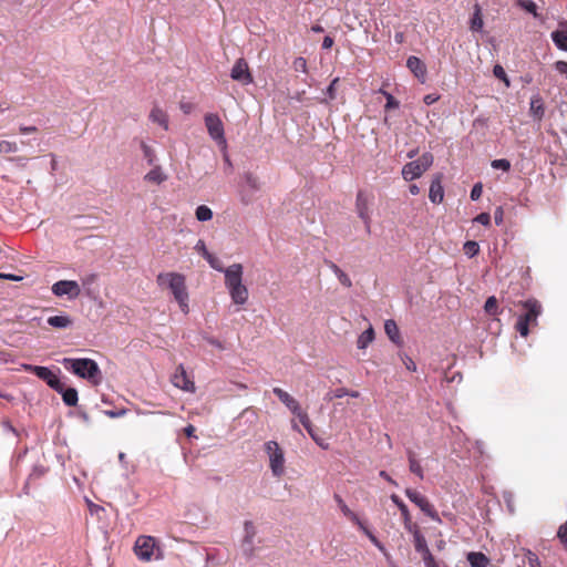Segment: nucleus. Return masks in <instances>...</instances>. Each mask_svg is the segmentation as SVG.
Wrapping results in <instances>:
<instances>
[{"instance_id": "nucleus-14", "label": "nucleus", "mask_w": 567, "mask_h": 567, "mask_svg": "<svg viewBox=\"0 0 567 567\" xmlns=\"http://www.w3.org/2000/svg\"><path fill=\"white\" fill-rule=\"evenodd\" d=\"M230 76L233 80L239 81L244 84H249L252 82V76L249 72L248 63L243 58L238 59L235 62V64L231 69Z\"/></svg>"}, {"instance_id": "nucleus-58", "label": "nucleus", "mask_w": 567, "mask_h": 567, "mask_svg": "<svg viewBox=\"0 0 567 567\" xmlns=\"http://www.w3.org/2000/svg\"><path fill=\"white\" fill-rule=\"evenodd\" d=\"M503 218H504V210H503V207H497L495 213H494V219H495V223L497 225H501L503 223Z\"/></svg>"}, {"instance_id": "nucleus-12", "label": "nucleus", "mask_w": 567, "mask_h": 567, "mask_svg": "<svg viewBox=\"0 0 567 567\" xmlns=\"http://www.w3.org/2000/svg\"><path fill=\"white\" fill-rule=\"evenodd\" d=\"M51 290L56 297L68 296L70 299H75L81 293V288L74 280H59L52 285Z\"/></svg>"}, {"instance_id": "nucleus-44", "label": "nucleus", "mask_w": 567, "mask_h": 567, "mask_svg": "<svg viewBox=\"0 0 567 567\" xmlns=\"http://www.w3.org/2000/svg\"><path fill=\"white\" fill-rule=\"evenodd\" d=\"M557 537L564 548L567 550V520L559 526Z\"/></svg>"}, {"instance_id": "nucleus-40", "label": "nucleus", "mask_w": 567, "mask_h": 567, "mask_svg": "<svg viewBox=\"0 0 567 567\" xmlns=\"http://www.w3.org/2000/svg\"><path fill=\"white\" fill-rule=\"evenodd\" d=\"M484 309L488 315H493V316L497 315L498 313V302H497L496 297H494V296L488 297L485 302Z\"/></svg>"}, {"instance_id": "nucleus-43", "label": "nucleus", "mask_w": 567, "mask_h": 567, "mask_svg": "<svg viewBox=\"0 0 567 567\" xmlns=\"http://www.w3.org/2000/svg\"><path fill=\"white\" fill-rule=\"evenodd\" d=\"M491 165L493 168L502 169L504 172H508L511 169V162L506 158L494 159Z\"/></svg>"}, {"instance_id": "nucleus-23", "label": "nucleus", "mask_w": 567, "mask_h": 567, "mask_svg": "<svg viewBox=\"0 0 567 567\" xmlns=\"http://www.w3.org/2000/svg\"><path fill=\"white\" fill-rule=\"evenodd\" d=\"M228 291L234 303L244 305L247 302L249 293L245 285L240 284L239 286L233 287Z\"/></svg>"}, {"instance_id": "nucleus-7", "label": "nucleus", "mask_w": 567, "mask_h": 567, "mask_svg": "<svg viewBox=\"0 0 567 567\" xmlns=\"http://www.w3.org/2000/svg\"><path fill=\"white\" fill-rule=\"evenodd\" d=\"M406 497L414 503L420 509L429 516L431 519L441 523V517L434 506L429 502V499L420 494L417 491L412 488L405 489Z\"/></svg>"}, {"instance_id": "nucleus-62", "label": "nucleus", "mask_w": 567, "mask_h": 567, "mask_svg": "<svg viewBox=\"0 0 567 567\" xmlns=\"http://www.w3.org/2000/svg\"><path fill=\"white\" fill-rule=\"evenodd\" d=\"M196 429L194 425L189 424L184 429V433L187 437H195Z\"/></svg>"}, {"instance_id": "nucleus-18", "label": "nucleus", "mask_w": 567, "mask_h": 567, "mask_svg": "<svg viewBox=\"0 0 567 567\" xmlns=\"http://www.w3.org/2000/svg\"><path fill=\"white\" fill-rule=\"evenodd\" d=\"M551 40L559 50L567 52V21L558 22V29L551 32Z\"/></svg>"}, {"instance_id": "nucleus-26", "label": "nucleus", "mask_w": 567, "mask_h": 567, "mask_svg": "<svg viewBox=\"0 0 567 567\" xmlns=\"http://www.w3.org/2000/svg\"><path fill=\"white\" fill-rule=\"evenodd\" d=\"M406 66L416 78H424L426 74V68L417 56H410Z\"/></svg>"}, {"instance_id": "nucleus-38", "label": "nucleus", "mask_w": 567, "mask_h": 567, "mask_svg": "<svg viewBox=\"0 0 567 567\" xmlns=\"http://www.w3.org/2000/svg\"><path fill=\"white\" fill-rule=\"evenodd\" d=\"M463 250H464L466 256L472 258V257L476 256L480 252V246L474 240H467L464 244V246H463Z\"/></svg>"}, {"instance_id": "nucleus-30", "label": "nucleus", "mask_w": 567, "mask_h": 567, "mask_svg": "<svg viewBox=\"0 0 567 567\" xmlns=\"http://www.w3.org/2000/svg\"><path fill=\"white\" fill-rule=\"evenodd\" d=\"M62 395L63 402L68 406H75L78 403V391L74 388H65L64 383H62L61 391H56Z\"/></svg>"}, {"instance_id": "nucleus-29", "label": "nucleus", "mask_w": 567, "mask_h": 567, "mask_svg": "<svg viewBox=\"0 0 567 567\" xmlns=\"http://www.w3.org/2000/svg\"><path fill=\"white\" fill-rule=\"evenodd\" d=\"M152 122L163 126L164 130H168V116L165 111L158 106H154L150 113Z\"/></svg>"}, {"instance_id": "nucleus-60", "label": "nucleus", "mask_w": 567, "mask_h": 567, "mask_svg": "<svg viewBox=\"0 0 567 567\" xmlns=\"http://www.w3.org/2000/svg\"><path fill=\"white\" fill-rule=\"evenodd\" d=\"M349 393V390L347 388H339L333 391V396L336 399H340L346 396Z\"/></svg>"}, {"instance_id": "nucleus-6", "label": "nucleus", "mask_w": 567, "mask_h": 567, "mask_svg": "<svg viewBox=\"0 0 567 567\" xmlns=\"http://www.w3.org/2000/svg\"><path fill=\"white\" fill-rule=\"evenodd\" d=\"M205 126L209 136L220 146L226 147L224 124L216 113H207L204 116Z\"/></svg>"}, {"instance_id": "nucleus-47", "label": "nucleus", "mask_w": 567, "mask_h": 567, "mask_svg": "<svg viewBox=\"0 0 567 567\" xmlns=\"http://www.w3.org/2000/svg\"><path fill=\"white\" fill-rule=\"evenodd\" d=\"M525 556L529 567H542L540 560L535 553L528 549L526 550Z\"/></svg>"}, {"instance_id": "nucleus-15", "label": "nucleus", "mask_w": 567, "mask_h": 567, "mask_svg": "<svg viewBox=\"0 0 567 567\" xmlns=\"http://www.w3.org/2000/svg\"><path fill=\"white\" fill-rule=\"evenodd\" d=\"M223 271L225 272V285L228 290L243 284V266L240 264H233Z\"/></svg>"}, {"instance_id": "nucleus-63", "label": "nucleus", "mask_w": 567, "mask_h": 567, "mask_svg": "<svg viewBox=\"0 0 567 567\" xmlns=\"http://www.w3.org/2000/svg\"><path fill=\"white\" fill-rule=\"evenodd\" d=\"M179 107L185 114H188L193 110V104L189 102H182Z\"/></svg>"}, {"instance_id": "nucleus-61", "label": "nucleus", "mask_w": 567, "mask_h": 567, "mask_svg": "<svg viewBox=\"0 0 567 567\" xmlns=\"http://www.w3.org/2000/svg\"><path fill=\"white\" fill-rule=\"evenodd\" d=\"M19 132L21 134H31L38 132V128L35 126H20Z\"/></svg>"}, {"instance_id": "nucleus-46", "label": "nucleus", "mask_w": 567, "mask_h": 567, "mask_svg": "<svg viewBox=\"0 0 567 567\" xmlns=\"http://www.w3.org/2000/svg\"><path fill=\"white\" fill-rule=\"evenodd\" d=\"M141 148L143 151L144 157L147 159L148 164H153L155 159L154 151L151 146H148L145 142L141 143Z\"/></svg>"}, {"instance_id": "nucleus-20", "label": "nucleus", "mask_w": 567, "mask_h": 567, "mask_svg": "<svg viewBox=\"0 0 567 567\" xmlns=\"http://www.w3.org/2000/svg\"><path fill=\"white\" fill-rule=\"evenodd\" d=\"M300 423L303 425V427L306 429V431L308 432V434L311 436V439L322 449L327 450L328 449V444H324L323 440L320 439L308 416V414L306 412L301 413L299 416H298Z\"/></svg>"}, {"instance_id": "nucleus-59", "label": "nucleus", "mask_w": 567, "mask_h": 567, "mask_svg": "<svg viewBox=\"0 0 567 567\" xmlns=\"http://www.w3.org/2000/svg\"><path fill=\"white\" fill-rule=\"evenodd\" d=\"M555 69L561 73V74H567V62L566 61H557L555 63Z\"/></svg>"}, {"instance_id": "nucleus-53", "label": "nucleus", "mask_w": 567, "mask_h": 567, "mask_svg": "<svg viewBox=\"0 0 567 567\" xmlns=\"http://www.w3.org/2000/svg\"><path fill=\"white\" fill-rule=\"evenodd\" d=\"M482 193H483V186L481 183H477L473 186L472 190H471V199L472 200H477L480 199V197L482 196Z\"/></svg>"}, {"instance_id": "nucleus-28", "label": "nucleus", "mask_w": 567, "mask_h": 567, "mask_svg": "<svg viewBox=\"0 0 567 567\" xmlns=\"http://www.w3.org/2000/svg\"><path fill=\"white\" fill-rule=\"evenodd\" d=\"M467 561L472 567H488V557L481 551H470L466 556Z\"/></svg>"}, {"instance_id": "nucleus-49", "label": "nucleus", "mask_w": 567, "mask_h": 567, "mask_svg": "<svg viewBox=\"0 0 567 567\" xmlns=\"http://www.w3.org/2000/svg\"><path fill=\"white\" fill-rule=\"evenodd\" d=\"M205 259L208 261L210 267L214 268L215 270H218V271L224 270L221 261L217 257H215L213 254H209Z\"/></svg>"}, {"instance_id": "nucleus-48", "label": "nucleus", "mask_w": 567, "mask_h": 567, "mask_svg": "<svg viewBox=\"0 0 567 567\" xmlns=\"http://www.w3.org/2000/svg\"><path fill=\"white\" fill-rule=\"evenodd\" d=\"M250 193L251 190L247 189L246 187H241L239 189L240 202L244 205H249L252 202V195Z\"/></svg>"}, {"instance_id": "nucleus-4", "label": "nucleus", "mask_w": 567, "mask_h": 567, "mask_svg": "<svg viewBox=\"0 0 567 567\" xmlns=\"http://www.w3.org/2000/svg\"><path fill=\"white\" fill-rule=\"evenodd\" d=\"M434 157L432 153H423L419 159L406 163L402 167V177L406 182L420 178L432 165Z\"/></svg>"}, {"instance_id": "nucleus-41", "label": "nucleus", "mask_w": 567, "mask_h": 567, "mask_svg": "<svg viewBox=\"0 0 567 567\" xmlns=\"http://www.w3.org/2000/svg\"><path fill=\"white\" fill-rule=\"evenodd\" d=\"M379 92L381 94H383L385 96V99H386V103H385V106H384V109L386 111L391 110V109H398L400 106L399 101L392 94H390L389 92L384 91L383 89H380Z\"/></svg>"}, {"instance_id": "nucleus-10", "label": "nucleus", "mask_w": 567, "mask_h": 567, "mask_svg": "<svg viewBox=\"0 0 567 567\" xmlns=\"http://www.w3.org/2000/svg\"><path fill=\"white\" fill-rule=\"evenodd\" d=\"M370 203L371 196L363 190H359L355 198V209L365 225L367 233H370L371 229Z\"/></svg>"}, {"instance_id": "nucleus-35", "label": "nucleus", "mask_w": 567, "mask_h": 567, "mask_svg": "<svg viewBox=\"0 0 567 567\" xmlns=\"http://www.w3.org/2000/svg\"><path fill=\"white\" fill-rule=\"evenodd\" d=\"M484 22L482 17V10L478 4L474 6V13L471 19V30L481 31L483 29Z\"/></svg>"}, {"instance_id": "nucleus-34", "label": "nucleus", "mask_w": 567, "mask_h": 567, "mask_svg": "<svg viewBox=\"0 0 567 567\" xmlns=\"http://www.w3.org/2000/svg\"><path fill=\"white\" fill-rule=\"evenodd\" d=\"M145 181L147 182H151V183H154V184H161L163 183L164 181H166V175L163 174L162 169L159 166H155L153 169H151L146 175H145Z\"/></svg>"}, {"instance_id": "nucleus-51", "label": "nucleus", "mask_w": 567, "mask_h": 567, "mask_svg": "<svg viewBox=\"0 0 567 567\" xmlns=\"http://www.w3.org/2000/svg\"><path fill=\"white\" fill-rule=\"evenodd\" d=\"M336 276L342 286L347 288L352 287V281L350 277L343 270H340Z\"/></svg>"}, {"instance_id": "nucleus-8", "label": "nucleus", "mask_w": 567, "mask_h": 567, "mask_svg": "<svg viewBox=\"0 0 567 567\" xmlns=\"http://www.w3.org/2000/svg\"><path fill=\"white\" fill-rule=\"evenodd\" d=\"M256 536L257 529L251 520H246L244 523V537L241 539V551L243 555L250 559L254 557L256 551Z\"/></svg>"}, {"instance_id": "nucleus-25", "label": "nucleus", "mask_w": 567, "mask_h": 567, "mask_svg": "<svg viewBox=\"0 0 567 567\" xmlns=\"http://www.w3.org/2000/svg\"><path fill=\"white\" fill-rule=\"evenodd\" d=\"M409 533L413 535L414 547L417 553L422 556L425 555V553H431L425 537L420 533L419 526H416L415 529L413 528L412 530H409Z\"/></svg>"}, {"instance_id": "nucleus-54", "label": "nucleus", "mask_w": 567, "mask_h": 567, "mask_svg": "<svg viewBox=\"0 0 567 567\" xmlns=\"http://www.w3.org/2000/svg\"><path fill=\"white\" fill-rule=\"evenodd\" d=\"M474 221L488 226L491 224V216L488 213H481L474 218Z\"/></svg>"}, {"instance_id": "nucleus-32", "label": "nucleus", "mask_w": 567, "mask_h": 567, "mask_svg": "<svg viewBox=\"0 0 567 567\" xmlns=\"http://www.w3.org/2000/svg\"><path fill=\"white\" fill-rule=\"evenodd\" d=\"M374 340V330L370 326L367 330H364L357 340V346L359 349H365L372 341Z\"/></svg>"}, {"instance_id": "nucleus-19", "label": "nucleus", "mask_w": 567, "mask_h": 567, "mask_svg": "<svg viewBox=\"0 0 567 567\" xmlns=\"http://www.w3.org/2000/svg\"><path fill=\"white\" fill-rule=\"evenodd\" d=\"M391 501L398 506V508L401 512V516L403 519L404 528L409 532L417 526L415 523L412 522L411 514L409 512L408 506L403 503V501L396 495H391Z\"/></svg>"}, {"instance_id": "nucleus-16", "label": "nucleus", "mask_w": 567, "mask_h": 567, "mask_svg": "<svg viewBox=\"0 0 567 567\" xmlns=\"http://www.w3.org/2000/svg\"><path fill=\"white\" fill-rule=\"evenodd\" d=\"M272 392L297 417L305 412L299 402L281 388H274Z\"/></svg>"}, {"instance_id": "nucleus-56", "label": "nucleus", "mask_w": 567, "mask_h": 567, "mask_svg": "<svg viewBox=\"0 0 567 567\" xmlns=\"http://www.w3.org/2000/svg\"><path fill=\"white\" fill-rule=\"evenodd\" d=\"M195 249L206 258L210 252L207 250L205 241L199 239L195 246Z\"/></svg>"}, {"instance_id": "nucleus-22", "label": "nucleus", "mask_w": 567, "mask_h": 567, "mask_svg": "<svg viewBox=\"0 0 567 567\" xmlns=\"http://www.w3.org/2000/svg\"><path fill=\"white\" fill-rule=\"evenodd\" d=\"M384 331L386 333V336L389 337V339L395 343L396 346H401L403 340H402V337L400 334V330H399V327L396 324V322L392 319H389L385 321L384 323Z\"/></svg>"}, {"instance_id": "nucleus-64", "label": "nucleus", "mask_w": 567, "mask_h": 567, "mask_svg": "<svg viewBox=\"0 0 567 567\" xmlns=\"http://www.w3.org/2000/svg\"><path fill=\"white\" fill-rule=\"evenodd\" d=\"M333 43H334L333 39L331 37L327 35V37H324V39L322 41V48L326 50L330 49V48H332Z\"/></svg>"}, {"instance_id": "nucleus-21", "label": "nucleus", "mask_w": 567, "mask_h": 567, "mask_svg": "<svg viewBox=\"0 0 567 567\" xmlns=\"http://www.w3.org/2000/svg\"><path fill=\"white\" fill-rule=\"evenodd\" d=\"M406 457H408V461H409V470H410V472L415 474L420 480H423L424 478V471H423V467L421 465L420 460L416 456V453L413 450L408 449L406 450Z\"/></svg>"}, {"instance_id": "nucleus-45", "label": "nucleus", "mask_w": 567, "mask_h": 567, "mask_svg": "<svg viewBox=\"0 0 567 567\" xmlns=\"http://www.w3.org/2000/svg\"><path fill=\"white\" fill-rule=\"evenodd\" d=\"M47 473V468L43 466H34L28 477V483L31 481L40 480Z\"/></svg>"}, {"instance_id": "nucleus-55", "label": "nucleus", "mask_w": 567, "mask_h": 567, "mask_svg": "<svg viewBox=\"0 0 567 567\" xmlns=\"http://www.w3.org/2000/svg\"><path fill=\"white\" fill-rule=\"evenodd\" d=\"M338 82H339V78L333 79L327 89V94L330 100L336 99V87H337Z\"/></svg>"}, {"instance_id": "nucleus-17", "label": "nucleus", "mask_w": 567, "mask_h": 567, "mask_svg": "<svg viewBox=\"0 0 567 567\" xmlns=\"http://www.w3.org/2000/svg\"><path fill=\"white\" fill-rule=\"evenodd\" d=\"M443 174L437 173L433 176V179L429 189V198L433 204H441L444 199V188L442 185Z\"/></svg>"}, {"instance_id": "nucleus-33", "label": "nucleus", "mask_w": 567, "mask_h": 567, "mask_svg": "<svg viewBox=\"0 0 567 567\" xmlns=\"http://www.w3.org/2000/svg\"><path fill=\"white\" fill-rule=\"evenodd\" d=\"M516 3L519 8L544 22V18L537 12V6L533 0H517Z\"/></svg>"}, {"instance_id": "nucleus-9", "label": "nucleus", "mask_w": 567, "mask_h": 567, "mask_svg": "<svg viewBox=\"0 0 567 567\" xmlns=\"http://www.w3.org/2000/svg\"><path fill=\"white\" fill-rule=\"evenodd\" d=\"M155 548L156 540L154 537L138 536L134 545V553L138 559L150 561L153 557Z\"/></svg>"}, {"instance_id": "nucleus-5", "label": "nucleus", "mask_w": 567, "mask_h": 567, "mask_svg": "<svg viewBox=\"0 0 567 567\" xmlns=\"http://www.w3.org/2000/svg\"><path fill=\"white\" fill-rule=\"evenodd\" d=\"M265 451L269 456V466L272 475L276 477H281L285 473L284 451L276 441L266 442Z\"/></svg>"}, {"instance_id": "nucleus-31", "label": "nucleus", "mask_w": 567, "mask_h": 567, "mask_svg": "<svg viewBox=\"0 0 567 567\" xmlns=\"http://www.w3.org/2000/svg\"><path fill=\"white\" fill-rule=\"evenodd\" d=\"M530 113L537 120H542L545 113L544 102L539 95H535L530 100Z\"/></svg>"}, {"instance_id": "nucleus-57", "label": "nucleus", "mask_w": 567, "mask_h": 567, "mask_svg": "<svg viewBox=\"0 0 567 567\" xmlns=\"http://www.w3.org/2000/svg\"><path fill=\"white\" fill-rule=\"evenodd\" d=\"M440 100V95L431 93L424 96L423 101L426 105H431Z\"/></svg>"}, {"instance_id": "nucleus-13", "label": "nucleus", "mask_w": 567, "mask_h": 567, "mask_svg": "<svg viewBox=\"0 0 567 567\" xmlns=\"http://www.w3.org/2000/svg\"><path fill=\"white\" fill-rule=\"evenodd\" d=\"M172 383L174 386L185 391L194 393L196 390L195 383L187 375V372L183 364H179L172 375Z\"/></svg>"}, {"instance_id": "nucleus-39", "label": "nucleus", "mask_w": 567, "mask_h": 567, "mask_svg": "<svg viewBox=\"0 0 567 567\" xmlns=\"http://www.w3.org/2000/svg\"><path fill=\"white\" fill-rule=\"evenodd\" d=\"M18 151V145L16 142L0 140V154H10L16 153Z\"/></svg>"}, {"instance_id": "nucleus-1", "label": "nucleus", "mask_w": 567, "mask_h": 567, "mask_svg": "<svg viewBox=\"0 0 567 567\" xmlns=\"http://www.w3.org/2000/svg\"><path fill=\"white\" fill-rule=\"evenodd\" d=\"M156 282L161 288H166L172 292L184 315L189 312V295L186 287V278L183 274L175 271L161 272L156 277Z\"/></svg>"}, {"instance_id": "nucleus-50", "label": "nucleus", "mask_w": 567, "mask_h": 567, "mask_svg": "<svg viewBox=\"0 0 567 567\" xmlns=\"http://www.w3.org/2000/svg\"><path fill=\"white\" fill-rule=\"evenodd\" d=\"M369 538L370 540L380 549L384 550V547L380 544L378 538L364 526L362 523V527H359Z\"/></svg>"}, {"instance_id": "nucleus-2", "label": "nucleus", "mask_w": 567, "mask_h": 567, "mask_svg": "<svg viewBox=\"0 0 567 567\" xmlns=\"http://www.w3.org/2000/svg\"><path fill=\"white\" fill-rule=\"evenodd\" d=\"M63 367L75 375L86 379L92 384L97 385L102 380V373L97 363L89 358H64Z\"/></svg>"}, {"instance_id": "nucleus-42", "label": "nucleus", "mask_w": 567, "mask_h": 567, "mask_svg": "<svg viewBox=\"0 0 567 567\" xmlns=\"http://www.w3.org/2000/svg\"><path fill=\"white\" fill-rule=\"evenodd\" d=\"M292 66H293L295 71H297V72H301V73L308 72L307 60L302 56L296 58L292 62Z\"/></svg>"}, {"instance_id": "nucleus-27", "label": "nucleus", "mask_w": 567, "mask_h": 567, "mask_svg": "<svg viewBox=\"0 0 567 567\" xmlns=\"http://www.w3.org/2000/svg\"><path fill=\"white\" fill-rule=\"evenodd\" d=\"M334 499H336L340 511L342 512V514L347 518H349L351 522L357 524L359 527H362V522L360 520L359 516L348 507V505L344 503V501L341 498V496L336 494Z\"/></svg>"}, {"instance_id": "nucleus-52", "label": "nucleus", "mask_w": 567, "mask_h": 567, "mask_svg": "<svg viewBox=\"0 0 567 567\" xmlns=\"http://www.w3.org/2000/svg\"><path fill=\"white\" fill-rule=\"evenodd\" d=\"M422 559L424 561L425 567H439V564L435 560L432 553H425V555L422 556Z\"/></svg>"}, {"instance_id": "nucleus-37", "label": "nucleus", "mask_w": 567, "mask_h": 567, "mask_svg": "<svg viewBox=\"0 0 567 567\" xmlns=\"http://www.w3.org/2000/svg\"><path fill=\"white\" fill-rule=\"evenodd\" d=\"M244 178H245V183H246V185L244 187H246L247 189H249L251 192H256L259 189V187H260L259 181L254 174L246 173L244 175Z\"/></svg>"}, {"instance_id": "nucleus-11", "label": "nucleus", "mask_w": 567, "mask_h": 567, "mask_svg": "<svg viewBox=\"0 0 567 567\" xmlns=\"http://www.w3.org/2000/svg\"><path fill=\"white\" fill-rule=\"evenodd\" d=\"M25 370L31 371L39 379L43 380L51 389L55 391H61L62 382L60 381L59 377L55 373H53L49 368L27 365Z\"/></svg>"}, {"instance_id": "nucleus-24", "label": "nucleus", "mask_w": 567, "mask_h": 567, "mask_svg": "<svg viewBox=\"0 0 567 567\" xmlns=\"http://www.w3.org/2000/svg\"><path fill=\"white\" fill-rule=\"evenodd\" d=\"M48 324L55 329H68L73 324V319L69 315L49 317Z\"/></svg>"}, {"instance_id": "nucleus-3", "label": "nucleus", "mask_w": 567, "mask_h": 567, "mask_svg": "<svg viewBox=\"0 0 567 567\" xmlns=\"http://www.w3.org/2000/svg\"><path fill=\"white\" fill-rule=\"evenodd\" d=\"M522 306L526 312L519 316L515 328L522 337L526 338L529 333V327L537 326V319L542 313V305L536 299H528L522 302Z\"/></svg>"}, {"instance_id": "nucleus-36", "label": "nucleus", "mask_w": 567, "mask_h": 567, "mask_svg": "<svg viewBox=\"0 0 567 567\" xmlns=\"http://www.w3.org/2000/svg\"><path fill=\"white\" fill-rule=\"evenodd\" d=\"M196 218L199 221H208L213 218L212 209L206 205H200L196 208L195 212Z\"/></svg>"}]
</instances>
